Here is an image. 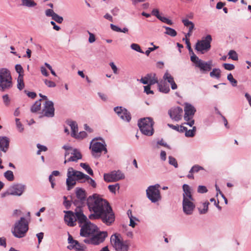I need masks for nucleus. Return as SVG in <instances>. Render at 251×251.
<instances>
[{
	"mask_svg": "<svg viewBox=\"0 0 251 251\" xmlns=\"http://www.w3.org/2000/svg\"><path fill=\"white\" fill-rule=\"evenodd\" d=\"M87 205L90 212V220L100 219L107 226L115 221V215L109 202L98 194H94L87 199Z\"/></svg>",
	"mask_w": 251,
	"mask_h": 251,
	"instance_id": "1",
	"label": "nucleus"
},
{
	"mask_svg": "<svg viewBox=\"0 0 251 251\" xmlns=\"http://www.w3.org/2000/svg\"><path fill=\"white\" fill-rule=\"evenodd\" d=\"M67 176L66 185L68 190H70L75 185L76 181L80 182H87L93 188H96L97 186V184L94 179L81 172L75 170L72 167L68 168Z\"/></svg>",
	"mask_w": 251,
	"mask_h": 251,
	"instance_id": "2",
	"label": "nucleus"
},
{
	"mask_svg": "<svg viewBox=\"0 0 251 251\" xmlns=\"http://www.w3.org/2000/svg\"><path fill=\"white\" fill-rule=\"evenodd\" d=\"M182 188L183 191L182 210L185 214L191 215L193 213L195 208V200L192 197L190 187L188 185L183 184Z\"/></svg>",
	"mask_w": 251,
	"mask_h": 251,
	"instance_id": "3",
	"label": "nucleus"
},
{
	"mask_svg": "<svg viewBox=\"0 0 251 251\" xmlns=\"http://www.w3.org/2000/svg\"><path fill=\"white\" fill-rule=\"evenodd\" d=\"M28 229V224L24 217H21L15 224L12 232L17 238H23L25 236Z\"/></svg>",
	"mask_w": 251,
	"mask_h": 251,
	"instance_id": "4",
	"label": "nucleus"
},
{
	"mask_svg": "<svg viewBox=\"0 0 251 251\" xmlns=\"http://www.w3.org/2000/svg\"><path fill=\"white\" fill-rule=\"evenodd\" d=\"M12 77L10 71L6 68L0 69V91L4 92L12 87Z\"/></svg>",
	"mask_w": 251,
	"mask_h": 251,
	"instance_id": "5",
	"label": "nucleus"
},
{
	"mask_svg": "<svg viewBox=\"0 0 251 251\" xmlns=\"http://www.w3.org/2000/svg\"><path fill=\"white\" fill-rule=\"evenodd\" d=\"M153 122L151 118L147 117L139 120L138 126L141 132L147 136H151L154 132Z\"/></svg>",
	"mask_w": 251,
	"mask_h": 251,
	"instance_id": "6",
	"label": "nucleus"
},
{
	"mask_svg": "<svg viewBox=\"0 0 251 251\" xmlns=\"http://www.w3.org/2000/svg\"><path fill=\"white\" fill-rule=\"evenodd\" d=\"M212 37L210 35H207L202 38L201 40H198L195 45V50L203 54L210 50Z\"/></svg>",
	"mask_w": 251,
	"mask_h": 251,
	"instance_id": "7",
	"label": "nucleus"
},
{
	"mask_svg": "<svg viewBox=\"0 0 251 251\" xmlns=\"http://www.w3.org/2000/svg\"><path fill=\"white\" fill-rule=\"evenodd\" d=\"M190 59L191 61L195 63V66L200 69L201 73H205L212 69V62L211 61L205 62L199 59L196 54L191 55Z\"/></svg>",
	"mask_w": 251,
	"mask_h": 251,
	"instance_id": "8",
	"label": "nucleus"
},
{
	"mask_svg": "<svg viewBox=\"0 0 251 251\" xmlns=\"http://www.w3.org/2000/svg\"><path fill=\"white\" fill-rule=\"evenodd\" d=\"M111 243L113 248L118 251H127L128 246L126 242L123 241L122 237L119 234H114L111 236Z\"/></svg>",
	"mask_w": 251,
	"mask_h": 251,
	"instance_id": "9",
	"label": "nucleus"
},
{
	"mask_svg": "<svg viewBox=\"0 0 251 251\" xmlns=\"http://www.w3.org/2000/svg\"><path fill=\"white\" fill-rule=\"evenodd\" d=\"M106 144L103 143H100L98 141V139L95 138L92 140L90 143V149L92 151V154L93 156H100V153L102 151H104L106 153L107 152Z\"/></svg>",
	"mask_w": 251,
	"mask_h": 251,
	"instance_id": "10",
	"label": "nucleus"
},
{
	"mask_svg": "<svg viewBox=\"0 0 251 251\" xmlns=\"http://www.w3.org/2000/svg\"><path fill=\"white\" fill-rule=\"evenodd\" d=\"M159 184H156L150 186L146 190L147 198L153 203L158 201L161 199L160 191L158 188Z\"/></svg>",
	"mask_w": 251,
	"mask_h": 251,
	"instance_id": "11",
	"label": "nucleus"
},
{
	"mask_svg": "<svg viewBox=\"0 0 251 251\" xmlns=\"http://www.w3.org/2000/svg\"><path fill=\"white\" fill-rule=\"evenodd\" d=\"M107 236L106 231H98L95 232L89 238L85 239L83 242L86 244L97 245L103 242L105 238Z\"/></svg>",
	"mask_w": 251,
	"mask_h": 251,
	"instance_id": "12",
	"label": "nucleus"
},
{
	"mask_svg": "<svg viewBox=\"0 0 251 251\" xmlns=\"http://www.w3.org/2000/svg\"><path fill=\"white\" fill-rule=\"evenodd\" d=\"M80 227V235L85 237H90L98 230V227L90 222L84 223Z\"/></svg>",
	"mask_w": 251,
	"mask_h": 251,
	"instance_id": "13",
	"label": "nucleus"
},
{
	"mask_svg": "<svg viewBox=\"0 0 251 251\" xmlns=\"http://www.w3.org/2000/svg\"><path fill=\"white\" fill-rule=\"evenodd\" d=\"M124 178V174L119 170L113 171L103 175V179L107 182H116Z\"/></svg>",
	"mask_w": 251,
	"mask_h": 251,
	"instance_id": "14",
	"label": "nucleus"
},
{
	"mask_svg": "<svg viewBox=\"0 0 251 251\" xmlns=\"http://www.w3.org/2000/svg\"><path fill=\"white\" fill-rule=\"evenodd\" d=\"M54 108L53 102L51 100H46L43 104L42 112L44 116L52 118L54 116Z\"/></svg>",
	"mask_w": 251,
	"mask_h": 251,
	"instance_id": "15",
	"label": "nucleus"
},
{
	"mask_svg": "<svg viewBox=\"0 0 251 251\" xmlns=\"http://www.w3.org/2000/svg\"><path fill=\"white\" fill-rule=\"evenodd\" d=\"M26 186L23 184H16L11 186L8 189V194L11 195L20 196L25 189Z\"/></svg>",
	"mask_w": 251,
	"mask_h": 251,
	"instance_id": "16",
	"label": "nucleus"
},
{
	"mask_svg": "<svg viewBox=\"0 0 251 251\" xmlns=\"http://www.w3.org/2000/svg\"><path fill=\"white\" fill-rule=\"evenodd\" d=\"M114 110L122 120L126 122L130 121L131 119L130 113L126 108L122 106H117L114 108Z\"/></svg>",
	"mask_w": 251,
	"mask_h": 251,
	"instance_id": "17",
	"label": "nucleus"
},
{
	"mask_svg": "<svg viewBox=\"0 0 251 251\" xmlns=\"http://www.w3.org/2000/svg\"><path fill=\"white\" fill-rule=\"evenodd\" d=\"M183 110L180 107L171 108L168 112L170 118L176 121H178L182 118Z\"/></svg>",
	"mask_w": 251,
	"mask_h": 251,
	"instance_id": "18",
	"label": "nucleus"
},
{
	"mask_svg": "<svg viewBox=\"0 0 251 251\" xmlns=\"http://www.w3.org/2000/svg\"><path fill=\"white\" fill-rule=\"evenodd\" d=\"M65 215L64 221L66 224L70 226H74L76 225L75 212L74 213L71 211H64Z\"/></svg>",
	"mask_w": 251,
	"mask_h": 251,
	"instance_id": "19",
	"label": "nucleus"
},
{
	"mask_svg": "<svg viewBox=\"0 0 251 251\" xmlns=\"http://www.w3.org/2000/svg\"><path fill=\"white\" fill-rule=\"evenodd\" d=\"M184 111L185 113L184 116V119L189 120L190 119V118H193V116L196 111V110L192 104L188 103H186L185 104Z\"/></svg>",
	"mask_w": 251,
	"mask_h": 251,
	"instance_id": "20",
	"label": "nucleus"
},
{
	"mask_svg": "<svg viewBox=\"0 0 251 251\" xmlns=\"http://www.w3.org/2000/svg\"><path fill=\"white\" fill-rule=\"evenodd\" d=\"M45 15L47 17H51L53 20L59 24L62 23L63 21V17L55 13L52 9H48L46 10Z\"/></svg>",
	"mask_w": 251,
	"mask_h": 251,
	"instance_id": "21",
	"label": "nucleus"
},
{
	"mask_svg": "<svg viewBox=\"0 0 251 251\" xmlns=\"http://www.w3.org/2000/svg\"><path fill=\"white\" fill-rule=\"evenodd\" d=\"M76 215V222L78 221V223L80 226H82L84 224V223H86L87 222H90L88 219L87 217L84 215L82 211H77L75 212Z\"/></svg>",
	"mask_w": 251,
	"mask_h": 251,
	"instance_id": "22",
	"label": "nucleus"
},
{
	"mask_svg": "<svg viewBox=\"0 0 251 251\" xmlns=\"http://www.w3.org/2000/svg\"><path fill=\"white\" fill-rule=\"evenodd\" d=\"M163 79L171 84V88L173 90L177 89V86L174 80V77L168 72L164 75Z\"/></svg>",
	"mask_w": 251,
	"mask_h": 251,
	"instance_id": "23",
	"label": "nucleus"
},
{
	"mask_svg": "<svg viewBox=\"0 0 251 251\" xmlns=\"http://www.w3.org/2000/svg\"><path fill=\"white\" fill-rule=\"evenodd\" d=\"M9 141L7 137H0V148L2 151L5 152L9 147Z\"/></svg>",
	"mask_w": 251,
	"mask_h": 251,
	"instance_id": "24",
	"label": "nucleus"
},
{
	"mask_svg": "<svg viewBox=\"0 0 251 251\" xmlns=\"http://www.w3.org/2000/svg\"><path fill=\"white\" fill-rule=\"evenodd\" d=\"M67 124L71 127L72 130L71 136L73 137L76 136L78 131V127L76 123L73 121H68Z\"/></svg>",
	"mask_w": 251,
	"mask_h": 251,
	"instance_id": "25",
	"label": "nucleus"
},
{
	"mask_svg": "<svg viewBox=\"0 0 251 251\" xmlns=\"http://www.w3.org/2000/svg\"><path fill=\"white\" fill-rule=\"evenodd\" d=\"M71 154L73 155L68 159V161L76 162L78 159L82 158L81 153L76 149H74Z\"/></svg>",
	"mask_w": 251,
	"mask_h": 251,
	"instance_id": "26",
	"label": "nucleus"
},
{
	"mask_svg": "<svg viewBox=\"0 0 251 251\" xmlns=\"http://www.w3.org/2000/svg\"><path fill=\"white\" fill-rule=\"evenodd\" d=\"M182 22L184 25H191V27H189L188 32L185 34V37L186 39H188V38L191 35L192 31L194 28V24L192 22L189 21L187 19H183L182 20Z\"/></svg>",
	"mask_w": 251,
	"mask_h": 251,
	"instance_id": "27",
	"label": "nucleus"
},
{
	"mask_svg": "<svg viewBox=\"0 0 251 251\" xmlns=\"http://www.w3.org/2000/svg\"><path fill=\"white\" fill-rule=\"evenodd\" d=\"M75 193L77 198L80 201H83L85 200L86 195L85 192L83 189L76 188Z\"/></svg>",
	"mask_w": 251,
	"mask_h": 251,
	"instance_id": "28",
	"label": "nucleus"
},
{
	"mask_svg": "<svg viewBox=\"0 0 251 251\" xmlns=\"http://www.w3.org/2000/svg\"><path fill=\"white\" fill-rule=\"evenodd\" d=\"M146 75L150 76V78L148 79L149 85H152L155 83H158L157 78L156 77V75L155 74H148Z\"/></svg>",
	"mask_w": 251,
	"mask_h": 251,
	"instance_id": "29",
	"label": "nucleus"
},
{
	"mask_svg": "<svg viewBox=\"0 0 251 251\" xmlns=\"http://www.w3.org/2000/svg\"><path fill=\"white\" fill-rule=\"evenodd\" d=\"M21 1L22 5L27 7H33L37 5L34 0H21Z\"/></svg>",
	"mask_w": 251,
	"mask_h": 251,
	"instance_id": "30",
	"label": "nucleus"
},
{
	"mask_svg": "<svg viewBox=\"0 0 251 251\" xmlns=\"http://www.w3.org/2000/svg\"><path fill=\"white\" fill-rule=\"evenodd\" d=\"M42 100L40 99L37 100L34 104L31 106L30 110L32 113H35L41 109V101Z\"/></svg>",
	"mask_w": 251,
	"mask_h": 251,
	"instance_id": "31",
	"label": "nucleus"
},
{
	"mask_svg": "<svg viewBox=\"0 0 251 251\" xmlns=\"http://www.w3.org/2000/svg\"><path fill=\"white\" fill-rule=\"evenodd\" d=\"M163 27L166 29L165 34H167L172 37H175L176 36L177 32L174 29L166 26H163Z\"/></svg>",
	"mask_w": 251,
	"mask_h": 251,
	"instance_id": "32",
	"label": "nucleus"
},
{
	"mask_svg": "<svg viewBox=\"0 0 251 251\" xmlns=\"http://www.w3.org/2000/svg\"><path fill=\"white\" fill-rule=\"evenodd\" d=\"M158 86L159 91L164 93H168L170 90L169 86L167 84H161V83H158Z\"/></svg>",
	"mask_w": 251,
	"mask_h": 251,
	"instance_id": "33",
	"label": "nucleus"
},
{
	"mask_svg": "<svg viewBox=\"0 0 251 251\" xmlns=\"http://www.w3.org/2000/svg\"><path fill=\"white\" fill-rule=\"evenodd\" d=\"M221 70L219 69L215 68L210 73V76L211 77L219 79L221 77Z\"/></svg>",
	"mask_w": 251,
	"mask_h": 251,
	"instance_id": "34",
	"label": "nucleus"
},
{
	"mask_svg": "<svg viewBox=\"0 0 251 251\" xmlns=\"http://www.w3.org/2000/svg\"><path fill=\"white\" fill-rule=\"evenodd\" d=\"M25 87V84L24 82V76L20 75L17 79V88L20 90H22Z\"/></svg>",
	"mask_w": 251,
	"mask_h": 251,
	"instance_id": "35",
	"label": "nucleus"
},
{
	"mask_svg": "<svg viewBox=\"0 0 251 251\" xmlns=\"http://www.w3.org/2000/svg\"><path fill=\"white\" fill-rule=\"evenodd\" d=\"M196 131V127L193 126L192 129L188 130L187 129L185 130V135L187 137H192L195 135Z\"/></svg>",
	"mask_w": 251,
	"mask_h": 251,
	"instance_id": "36",
	"label": "nucleus"
},
{
	"mask_svg": "<svg viewBox=\"0 0 251 251\" xmlns=\"http://www.w3.org/2000/svg\"><path fill=\"white\" fill-rule=\"evenodd\" d=\"M80 166L84 170H85L88 174L91 176L93 175V171L88 165L84 163H81Z\"/></svg>",
	"mask_w": 251,
	"mask_h": 251,
	"instance_id": "37",
	"label": "nucleus"
},
{
	"mask_svg": "<svg viewBox=\"0 0 251 251\" xmlns=\"http://www.w3.org/2000/svg\"><path fill=\"white\" fill-rule=\"evenodd\" d=\"M208 202H205L203 203V208H199V211L201 214H204L207 213L208 209Z\"/></svg>",
	"mask_w": 251,
	"mask_h": 251,
	"instance_id": "38",
	"label": "nucleus"
},
{
	"mask_svg": "<svg viewBox=\"0 0 251 251\" xmlns=\"http://www.w3.org/2000/svg\"><path fill=\"white\" fill-rule=\"evenodd\" d=\"M4 176L9 181H13L14 180V177L13 173L11 171H7L4 173Z\"/></svg>",
	"mask_w": 251,
	"mask_h": 251,
	"instance_id": "39",
	"label": "nucleus"
},
{
	"mask_svg": "<svg viewBox=\"0 0 251 251\" xmlns=\"http://www.w3.org/2000/svg\"><path fill=\"white\" fill-rule=\"evenodd\" d=\"M108 188L111 193L115 194L116 189L118 190H119L120 185L118 183H116L114 185H109L108 186Z\"/></svg>",
	"mask_w": 251,
	"mask_h": 251,
	"instance_id": "40",
	"label": "nucleus"
},
{
	"mask_svg": "<svg viewBox=\"0 0 251 251\" xmlns=\"http://www.w3.org/2000/svg\"><path fill=\"white\" fill-rule=\"evenodd\" d=\"M83 246H81L78 242L77 241V243L75 244L74 246H68L67 248L69 250H72L73 249H75L76 250L82 251L83 250Z\"/></svg>",
	"mask_w": 251,
	"mask_h": 251,
	"instance_id": "41",
	"label": "nucleus"
},
{
	"mask_svg": "<svg viewBox=\"0 0 251 251\" xmlns=\"http://www.w3.org/2000/svg\"><path fill=\"white\" fill-rule=\"evenodd\" d=\"M169 163L173 166L175 168H176L178 167V164L176 160L172 156H169L168 157Z\"/></svg>",
	"mask_w": 251,
	"mask_h": 251,
	"instance_id": "42",
	"label": "nucleus"
},
{
	"mask_svg": "<svg viewBox=\"0 0 251 251\" xmlns=\"http://www.w3.org/2000/svg\"><path fill=\"white\" fill-rule=\"evenodd\" d=\"M130 48L133 50H135L136 51H138V52L142 53H144V52L141 50L140 46L138 44H135V43L131 44V45H130Z\"/></svg>",
	"mask_w": 251,
	"mask_h": 251,
	"instance_id": "43",
	"label": "nucleus"
},
{
	"mask_svg": "<svg viewBox=\"0 0 251 251\" xmlns=\"http://www.w3.org/2000/svg\"><path fill=\"white\" fill-rule=\"evenodd\" d=\"M227 79L233 86H236L237 85V81L233 78L231 74H229L227 75Z\"/></svg>",
	"mask_w": 251,
	"mask_h": 251,
	"instance_id": "44",
	"label": "nucleus"
},
{
	"mask_svg": "<svg viewBox=\"0 0 251 251\" xmlns=\"http://www.w3.org/2000/svg\"><path fill=\"white\" fill-rule=\"evenodd\" d=\"M203 169H204L203 167H202L198 165H195L192 167V168L190 170L189 173H196V172H198L200 170H202Z\"/></svg>",
	"mask_w": 251,
	"mask_h": 251,
	"instance_id": "45",
	"label": "nucleus"
},
{
	"mask_svg": "<svg viewBox=\"0 0 251 251\" xmlns=\"http://www.w3.org/2000/svg\"><path fill=\"white\" fill-rule=\"evenodd\" d=\"M229 58L232 59L233 60H238V55L237 53L233 50H231L228 52Z\"/></svg>",
	"mask_w": 251,
	"mask_h": 251,
	"instance_id": "46",
	"label": "nucleus"
},
{
	"mask_svg": "<svg viewBox=\"0 0 251 251\" xmlns=\"http://www.w3.org/2000/svg\"><path fill=\"white\" fill-rule=\"evenodd\" d=\"M15 70L16 72L20 75L24 76V70L22 66L20 64H17L15 66Z\"/></svg>",
	"mask_w": 251,
	"mask_h": 251,
	"instance_id": "47",
	"label": "nucleus"
},
{
	"mask_svg": "<svg viewBox=\"0 0 251 251\" xmlns=\"http://www.w3.org/2000/svg\"><path fill=\"white\" fill-rule=\"evenodd\" d=\"M44 83H45V84L48 87L53 88L56 86V84L54 82H53L51 80H49L48 79H45L44 80Z\"/></svg>",
	"mask_w": 251,
	"mask_h": 251,
	"instance_id": "48",
	"label": "nucleus"
},
{
	"mask_svg": "<svg viewBox=\"0 0 251 251\" xmlns=\"http://www.w3.org/2000/svg\"><path fill=\"white\" fill-rule=\"evenodd\" d=\"M16 126L20 132H22L24 130V127L22 124L20 122V119L16 118Z\"/></svg>",
	"mask_w": 251,
	"mask_h": 251,
	"instance_id": "49",
	"label": "nucleus"
},
{
	"mask_svg": "<svg viewBox=\"0 0 251 251\" xmlns=\"http://www.w3.org/2000/svg\"><path fill=\"white\" fill-rule=\"evenodd\" d=\"M37 147L39 149V150L37 151V154H40V152L42 151H47V148L46 146L42 145H40L39 144H38L37 145Z\"/></svg>",
	"mask_w": 251,
	"mask_h": 251,
	"instance_id": "50",
	"label": "nucleus"
},
{
	"mask_svg": "<svg viewBox=\"0 0 251 251\" xmlns=\"http://www.w3.org/2000/svg\"><path fill=\"white\" fill-rule=\"evenodd\" d=\"M159 145H161V146L170 148V147L166 143H165L164 142L163 139H161V140L157 141V145H156L155 148L157 149H159Z\"/></svg>",
	"mask_w": 251,
	"mask_h": 251,
	"instance_id": "51",
	"label": "nucleus"
},
{
	"mask_svg": "<svg viewBox=\"0 0 251 251\" xmlns=\"http://www.w3.org/2000/svg\"><path fill=\"white\" fill-rule=\"evenodd\" d=\"M2 99L3 102L5 105H8L9 104L10 100L7 94H5L2 96Z\"/></svg>",
	"mask_w": 251,
	"mask_h": 251,
	"instance_id": "52",
	"label": "nucleus"
},
{
	"mask_svg": "<svg viewBox=\"0 0 251 251\" xmlns=\"http://www.w3.org/2000/svg\"><path fill=\"white\" fill-rule=\"evenodd\" d=\"M151 86L150 85H148L147 86H145L144 87V92L148 95L149 94H153V91L151 90Z\"/></svg>",
	"mask_w": 251,
	"mask_h": 251,
	"instance_id": "53",
	"label": "nucleus"
},
{
	"mask_svg": "<svg viewBox=\"0 0 251 251\" xmlns=\"http://www.w3.org/2000/svg\"><path fill=\"white\" fill-rule=\"evenodd\" d=\"M198 192L200 193H204L207 192V189L205 186L200 185L198 188Z\"/></svg>",
	"mask_w": 251,
	"mask_h": 251,
	"instance_id": "54",
	"label": "nucleus"
},
{
	"mask_svg": "<svg viewBox=\"0 0 251 251\" xmlns=\"http://www.w3.org/2000/svg\"><path fill=\"white\" fill-rule=\"evenodd\" d=\"M87 136V133L85 131H81L78 134H76V136L74 137L78 139H83Z\"/></svg>",
	"mask_w": 251,
	"mask_h": 251,
	"instance_id": "55",
	"label": "nucleus"
},
{
	"mask_svg": "<svg viewBox=\"0 0 251 251\" xmlns=\"http://www.w3.org/2000/svg\"><path fill=\"white\" fill-rule=\"evenodd\" d=\"M186 44L187 45V47L189 50V52L192 54V55H193V54H195V53H194V52L191 48V44H190L189 39H186Z\"/></svg>",
	"mask_w": 251,
	"mask_h": 251,
	"instance_id": "56",
	"label": "nucleus"
},
{
	"mask_svg": "<svg viewBox=\"0 0 251 251\" xmlns=\"http://www.w3.org/2000/svg\"><path fill=\"white\" fill-rule=\"evenodd\" d=\"M109 65L113 71V73L114 74H118V68L116 67V66L115 65V64L114 63V62H110Z\"/></svg>",
	"mask_w": 251,
	"mask_h": 251,
	"instance_id": "57",
	"label": "nucleus"
},
{
	"mask_svg": "<svg viewBox=\"0 0 251 251\" xmlns=\"http://www.w3.org/2000/svg\"><path fill=\"white\" fill-rule=\"evenodd\" d=\"M224 66L225 69L227 70H232L234 69V66L231 64L225 63Z\"/></svg>",
	"mask_w": 251,
	"mask_h": 251,
	"instance_id": "58",
	"label": "nucleus"
},
{
	"mask_svg": "<svg viewBox=\"0 0 251 251\" xmlns=\"http://www.w3.org/2000/svg\"><path fill=\"white\" fill-rule=\"evenodd\" d=\"M189 120H184L186 121V123H184V124L189 126H192L195 123V120L193 119V118H189Z\"/></svg>",
	"mask_w": 251,
	"mask_h": 251,
	"instance_id": "59",
	"label": "nucleus"
},
{
	"mask_svg": "<svg viewBox=\"0 0 251 251\" xmlns=\"http://www.w3.org/2000/svg\"><path fill=\"white\" fill-rule=\"evenodd\" d=\"M88 34L89 35V38L88 39L89 42L90 43H92L94 42L96 40L95 36L94 34L90 32L89 31H88Z\"/></svg>",
	"mask_w": 251,
	"mask_h": 251,
	"instance_id": "60",
	"label": "nucleus"
},
{
	"mask_svg": "<svg viewBox=\"0 0 251 251\" xmlns=\"http://www.w3.org/2000/svg\"><path fill=\"white\" fill-rule=\"evenodd\" d=\"M110 27L111 28V29L114 31H116V32H119L120 31H122V29L120 28V27H119L118 26L114 25V24H111L110 25Z\"/></svg>",
	"mask_w": 251,
	"mask_h": 251,
	"instance_id": "61",
	"label": "nucleus"
},
{
	"mask_svg": "<svg viewBox=\"0 0 251 251\" xmlns=\"http://www.w3.org/2000/svg\"><path fill=\"white\" fill-rule=\"evenodd\" d=\"M64 205L66 207V208L68 209L70 207L71 203L69 201L67 200V197L66 196L64 197Z\"/></svg>",
	"mask_w": 251,
	"mask_h": 251,
	"instance_id": "62",
	"label": "nucleus"
},
{
	"mask_svg": "<svg viewBox=\"0 0 251 251\" xmlns=\"http://www.w3.org/2000/svg\"><path fill=\"white\" fill-rule=\"evenodd\" d=\"M24 92L26 94V95L29 97V98H31L32 99H34L36 97V94L34 92H28L27 90H25L24 91Z\"/></svg>",
	"mask_w": 251,
	"mask_h": 251,
	"instance_id": "63",
	"label": "nucleus"
},
{
	"mask_svg": "<svg viewBox=\"0 0 251 251\" xmlns=\"http://www.w3.org/2000/svg\"><path fill=\"white\" fill-rule=\"evenodd\" d=\"M138 221V220L136 218H131L130 219L129 226L132 227H134L136 225L135 221Z\"/></svg>",
	"mask_w": 251,
	"mask_h": 251,
	"instance_id": "64",
	"label": "nucleus"
}]
</instances>
